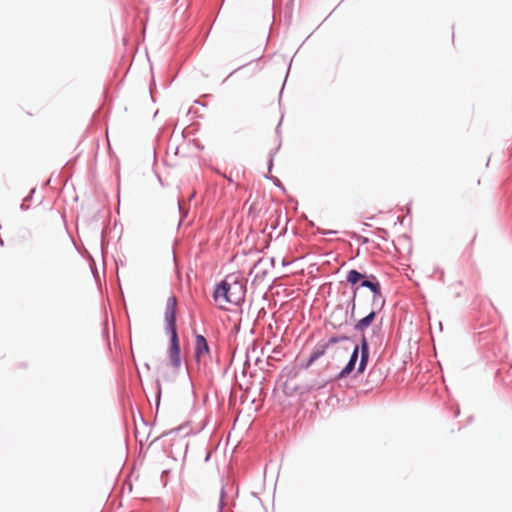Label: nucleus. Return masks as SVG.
Wrapping results in <instances>:
<instances>
[{
  "label": "nucleus",
  "mask_w": 512,
  "mask_h": 512,
  "mask_svg": "<svg viewBox=\"0 0 512 512\" xmlns=\"http://www.w3.org/2000/svg\"><path fill=\"white\" fill-rule=\"evenodd\" d=\"M209 356V346L207 340L202 335H197L195 339V358L198 362Z\"/></svg>",
  "instance_id": "20e7f679"
},
{
  "label": "nucleus",
  "mask_w": 512,
  "mask_h": 512,
  "mask_svg": "<svg viewBox=\"0 0 512 512\" xmlns=\"http://www.w3.org/2000/svg\"><path fill=\"white\" fill-rule=\"evenodd\" d=\"M176 305L177 300L174 296H170L167 299L165 320L168 328L171 332V347H170V359L174 367L180 366V346L178 342V336L176 331Z\"/></svg>",
  "instance_id": "7ed1b4c3"
},
{
  "label": "nucleus",
  "mask_w": 512,
  "mask_h": 512,
  "mask_svg": "<svg viewBox=\"0 0 512 512\" xmlns=\"http://www.w3.org/2000/svg\"><path fill=\"white\" fill-rule=\"evenodd\" d=\"M214 301L221 309H227L228 304L238 305L245 298L243 280L235 274H230L216 287Z\"/></svg>",
  "instance_id": "f03ea898"
},
{
  "label": "nucleus",
  "mask_w": 512,
  "mask_h": 512,
  "mask_svg": "<svg viewBox=\"0 0 512 512\" xmlns=\"http://www.w3.org/2000/svg\"><path fill=\"white\" fill-rule=\"evenodd\" d=\"M376 313L374 311L370 312L366 317L362 318L355 325V329L363 332L366 328H368L371 323L374 321Z\"/></svg>",
  "instance_id": "0eeeda50"
},
{
  "label": "nucleus",
  "mask_w": 512,
  "mask_h": 512,
  "mask_svg": "<svg viewBox=\"0 0 512 512\" xmlns=\"http://www.w3.org/2000/svg\"><path fill=\"white\" fill-rule=\"evenodd\" d=\"M369 357V351H368V340L365 336L362 337L361 340V359L358 366V372L362 373L367 365Z\"/></svg>",
  "instance_id": "39448f33"
},
{
  "label": "nucleus",
  "mask_w": 512,
  "mask_h": 512,
  "mask_svg": "<svg viewBox=\"0 0 512 512\" xmlns=\"http://www.w3.org/2000/svg\"><path fill=\"white\" fill-rule=\"evenodd\" d=\"M358 346H355L353 350L345 345L339 344L335 338H331L327 343L316 347V349L312 352L308 361L302 366L304 369H308L311 365L320 357L325 354H329L333 360H343L350 355L349 362L347 365L341 370L338 375V378H344L348 376L355 368L356 361L358 359Z\"/></svg>",
  "instance_id": "f257e3e1"
},
{
  "label": "nucleus",
  "mask_w": 512,
  "mask_h": 512,
  "mask_svg": "<svg viewBox=\"0 0 512 512\" xmlns=\"http://www.w3.org/2000/svg\"><path fill=\"white\" fill-rule=\"evenodd\" d=\"M371 279L372 280H369V279L366 280L364 278V280L361 283V286L369 288L374 293L375 297H380L381 296V286H380V283L378 281H374L375 277L373 275H371Z\"/></svg>",
  "instance_id": "423d86ee"
},
{
  "label": "nucleus",
  "mask_w": 512,
  "mask_h": 512,
  "mask_svg": "<svg viewBox=\"0 0 512 512\" xmlns=\"http://www.w3.org/2000/svg\"><path fill=\"white\" fill-rule=\"evenodd\" d=\"M364 278H365V275L356 270H350L346 277L347 282H349L352 285L358 283L359 281H363Z\"/></svg>",
  "instance_id": "6e6552de"
}]
</instances>
